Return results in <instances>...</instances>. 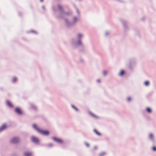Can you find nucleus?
I'll use <instances>...</instances> for the list:
<instances>
[{
  "mask_svg": "<svg viewBox=\"0 0 156 156\" xmlns=\"http://www.w3.org/2000/svg\"><path fill=\"white\" fill-rule=\"evenodd\" d=\"M33 127L36 129L38 133L45 135H48L49 133V132L47 130H45L42 129L38 128L37 126L35 124L33 125Z\"/></svg>",
  "mask_w": 156,
  "mask_h": 156,
  "instance_id": "nucleus-1",
  "label": "nucleus"
},
{
  "mask_svg": "<svg viewBox=\"0 0 156 156\" xmlns=\"http://www.w3.org/2000/svg\"><path fill=\"white\" fill-rule=\"evenodd\" d=\"M53 139L56 142L59 143H62V140L60 139L57 138L56 137H53Z\"/></svg>",
  "mask_w": 156,
  "mask_h": 156,
  "instance_id": "nucleus-2",
  "label": "nucleus"
},
{
  "mask_svg": "<svg viewBox=\"0 0 156 156\" xmlns=\"http://www.w3.org/2000/svg\"><path fill=\"white\" fill-rule=\"evenodd\" d=\"M15 111L17 113H18L19 114H22V111H21V109L18 108H16L15 109Z\"/></svg>",
  "mask_w": 156,
  "mask_h": 156,
  "instance_id": "nucleus-3",
  "label": "nucleus"
},
{
  "mask_svg": "<svg viewBox=\"0 0 156 156\" xmlns=\"http://www.w3.org/2000/svg\"><path fill=\"white\" fill-rule=\"evenodd\" d=\"M31 140L32 141L35 143H37L39 141L38 139L36 137L34 136H32L31 137Z\"/></svg>",
  "mask_w": 156,
  "mask_h": 156,
  "instance_id": "nucleus-4",
  "label": "nucleus"
},
{
  "mask_svg": "<svg viewBox=\"0 0 156 156\" xmlns=\"http://www.w3.org/2000/svg\"><path fill=\"white\" fill-rule=\"evenodd\" d=\"M19 141V139L17 138H13L11 140L12 143H15L18 142Z\"/></svg>",
  "mask_w": 156,
  "mask_h": 156,
  "instance_id": "nucleus-5",
  "label": "nucleus"
},
{
  "mask_svg": "<svg viewBox=\"0 0 156 156\" xmlns=\"http://www.w3.org/2000/svg\"><path fill=\"white\" fill-rule=\"evenodd\" d=\"M7 128V126L5 124L3 125L0 129L1 131L2 130Z\"/></svg>",
  "mask_w": 156,
  "mask_h": 156,
  "instance_id": "nucleus-6",
  "label": "nucleus"
},
{
  "mask_svg": "<svg viewBox=\"0 0 156 156\" xmlns=\"http://www.w3.org/2000/svg\"><path fill=\"white\" fill-rule=\"evenodd\" d=\"M6 103L7 105L10 107H12L13 106L11 102L9 101H6Z\"/></svg>",
  "mask_w": 156,
  "mask_h": 156,
  "instance_id": "nucleus-7",
  "label": "nucleus"
},
{
  "mask_svg": "<svg viewBox=\"0 0 156 156\" xmlns=\"http://www.w3.org/2000/svg\"><path fill=\"white\" fill-rule=\"evenodd\" d=\"M94 131L97 135L99 136L101 135V133L98 132L96 129H94Z\"/></svg>",
  "mask_w": 156,
  "mask_h": 156,
  "instance_id": "nucleus-8",
  "label": "nucleus"
},
{
  "mask_svg": "<svg viewBox=\"0 0 156 156\" xmlns=\"http://www.w3.org/2000/svg\"><path fill=\"white\" fill-rule=\"evenodd\" d=\"M25 156H31V154L30 153L28 152H26L24 153Z\"/></svg>",
  "mask_w": 156,
  "mask_h": 156,
  "instance_id": "nucleus-9",
  "label": "nucleus"
},
{
  "mask_svg": "<svg viewBox=\"0 0 156 156\" xmlns=\"http://www.w3.org/2000/svg\"><path fill=\"white\" fill-rule=\"evenodd\" d=\"M125 73V71L123 70H122L121 71L119 75L120 76H122Z\"/></svg>",
  "mask_w": 156,
  "mask_h": 156,
  "instance_id": "nucleus-10",
  "label": "nucleus"
},
{
  "mask_svg": "<svg viewBox=\"0 0 156 156\" xmlns=\"http://www.w3.org/2000/svg\"><path fill=\"white\" fill-rule=\"evenodd\" d=\"M146 110H147V111L149 113H150L151 112V108H147L146 109Z\"/></svg>",
  "mask_w": 156,
  "mask_h": 156,
  "instance_id": "nucleus-11",
  "label": "nucleus"
},
{
  "mask_svg": "<svg viewBox=\"0 0 156 156\" xmlns=\"http://www.w3.org/2000/svg\"><path fill=\"white\" fill-rule=\"evenodd\" d=\"M144 84L146 85L147 86L149 84V82L148 81H146L145 82Z\"/></svg>",
  "mask_w": 156,
  "mask_h": 156,
  "instance_id": "nucleus-12",
  "label": "nucleus"
},
{
  "mask_svg": "<svg viewBox=\"0 0 156 156\" xmlns=\"http://www.w3.org/2000/svg\"><path fill=\"white\" fill-rule=\"evenodd\" d=\"M149 137L150 139H152L153 138V134H150L149 135Z\"/></svg>",
  "mask_w": 156,
  "mask_h": 156,
  "instance_id": "nucleus-13",
  "label": "nucleus"
},
{
  "mask_svg": "<svg viewBox=\"0 0 156 156\" xmlns=\"http://www.w3.org/2000/svg\"><path fill=\"white\" fill-rule=\"evenodd\" d=\"M17 79L16 77H14L12 79V81L13 82H15L17 81Z\"/></svg>",
  "mask_w": 156,
  "mask_h": 156,
  "instance_id": "nucleus-14",
  "label": "nucleus"
},
{
  "mask_svg": "<svg viewBox=\"0 0 156 156\" xmlns=\"http://www.w3.org/2000/svg\"><path fill=\"white\" fill-rule=\"evenodd\" d=\"M153 150L154 151H156V147L154 146L152 148Z\"/></svg>",
  "mask_w": 156,
  "mask_h": 156,
  "instance_id": "nucleus-15",
  "label": "nucleus"
},
{
  "mask_svg": "<svg viewBox=\"0 0 156 156\" xmlns=\"http://www.w3.org/2000/svg\"><path fill=\"white\" fill-rule=\"evenodd\" d=\"M58 8L60 10H61L62 9V7L60 5L58 6Z\"/></svg>",
  "mask_w": 156,
  "mask_h": 156,
  "instance_id": "nucleus-16",
  "label": "nucleus"
},
{
  "mask_svg": "<svg viewBox=\"0 0 156 156\" xmlns=\"http://www.w3.org/2000/svg\"><path fill=\"white\" fill-rule=\"evenodd\" d=\"M131 99V98H127V100H128V101H130Z\"/></svg>",
  "mask_w": 156,
  "mask_h": 156,
  "instance_id": "nucleus-17",
  "label": "nucleus"
},
{
  "mask_svg": "<svg viewBox=\"0 0 156 156\" xmlns=\"http://www.w3.org/2000/svg\"><path fill=\"white\" fill-rule=\"evenodd\" d=\"M73 107L74 108H75V109L76 110H77V108H75L74 106H73Z\"/></svg>",
  "mask_w": 156,
  "mask_h": 156,
  "instance_id": "nucleus-18",
  "label": "nucleus"
},
{
  "mask_svg": "<svg viewBox=\"0 0 156 156\" xmlns=\"http://www.w3.org/2000/svg\"><path fill=\"white\" fill-rule=\"evenodd\" d=\"M93 115L94 117H95V118H97V116H95V115Z\"/></svg>",
  "mask_w": 156,
  "mask_h": 156,
  "instance_id": "nucleus-19",
  "label": "nucleus"
},
{
  "mask_svg": "<svg viewBox=\"0 0 156 156\" xmlns=\"http://www.w3.org/2000/svg\"><path fill=\"white\" fill-rule=\"evenodd\" d=\"M78 36H79V37H80L81 36V35L80 34H79L78 35Z\"/></svg>",
  "mask_w": 156,
  "mask_h": 156,
  "instance_id": "nucleus-20",
  "label": "nucleus"
},
{
  "mask_svg": "<svg viewBox=\"0 0 156 156\" xmlns=\"http://www.w3.org/2000/svg\"><path fill=\"white\" fill-rule=\"evenodd\" d=\"M104 73L105 74H106V73L105 72H104Z\"/></svg>",
  "mask_w": 156,
  "mask_h": 156,
  "instance_id": "nucleus-21",
  "label": "nucleus"
},
{
  "mask_svg": "<svg viewBox=\"0 0 156 156\" xmlns=\"http://www.w3.org/2000/svg\"><path fill=\"white\" fill-rule=\"evenodd\" d=\"M43 1V0H41V2H42V1Z\"/></svg>",
  "mask_w": 156,
  "mask_h": 156,
  "instance_id": "nucleus-22",
  "label": "nucleus"
}]
</instances>
